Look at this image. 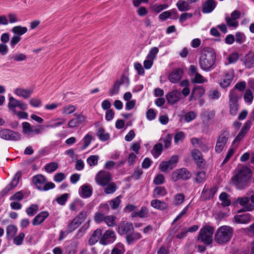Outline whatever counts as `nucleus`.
<instances>
[{
    "mask_svg": "<svg viewBox=\"0 0 254 254\" xmlns=\"http://www.w3.org/2000/svg\"><path fill=\"white\" fill-rule=\"evenodd\" d=\"M251 170L244 166L235 171L231 180L233 184L239 190L245 189L250 185L252 178Z\"/></svg>",
    "mask_w": 254,
    "mask_h": 254,
    "instance_id": "1",
    "label": "nucleus"
},
{
    "mask_svg": "<svg viewBox=\"0 0 254 254\" xmlns=\"http://www.w3.org/2000/svg\"><path fill=\"white\" fill-rule=\"evenodd\" d=\"M216 55L212 49L205 50L199 59L200 67L203 71L208 72L214 68Z\"/></svg>",
    "mask_w": 254,
    "mask_h": 254,
    "instance_id": "2",
    "label": "nucleus"
},
{
    "mask_svg": "<svg viewBox=\"0 0 254 254\" xmlns=\"http://www.w3.org/2000/svg\"><path fill=\"white\" fill-rule=\"evenodd\" d=\"M233 233L232 228L228 226L220 227L216 231L215 236V241L220 245L224 244L230 241Z\"/></svg>",
    "mask_w": 254,
    "mask_h": 254,
    "instance_id": "3",
    "label": "nucleus"
},
{
    "mask_svg": "<svg viewBox=\"0 0 254 254\" xmlns=\"http://www.w3.org/2000/svg\"><path fill=\"white\" fill-rule=\"evenodd\" d=\"M32 181L37 188L40 190L47 191L55 187V184L52 182L46 183V178L42 175L34 176Z\"/></svg>",
    "mask_w": 254,
    "mask_h": 254,
    "instance_id": "4",
    "label": "nucleus"
},
{
    "mask_svg": "<svg viewBox=\"0 0 254 254\" xmlns=\"http://www.w3.org/2000/svg\"><path fill=\"white\" fill-rule=\"evenodd\" d=\"M214 233V228L210 226L202 227L198 236V240L205 244L209 245L212 242V235Z\"/></svg>",
    "mask_w": 254,
    "mask_h": 254,
    "instance_id": "5",
    "label": "nucleus"
},
{
    "mask_svg": "<svg viewBox=\"0 0 254 254\" xmlns=\"http://www.w3.org/2000/svg\"><path fill=\"white\" fill-rule=\"evenodd\" d=\"M240 97L238 96L234 90L230 91L229 95V113L232 116H235L239 109L238 104Z\"/></svg>",
    "mask_w": 254,
    "mask_h": 254,
    "instance_id": "6",
    "label": "nucleus"
},
{
    "mask_svg": "<svg viewBox=\"0 0 254 254\" xmlns=\"http://www.w3.org/2000/svg\"><path fill=\"white\" fill-rule=\"evenodd\" d=\"M8 107L12 114L15 113L16 108L18 107L22 111L27 110L28 105L25 103L16 99L11 96L9 95Z\"/></svg>",
    "mask_w": 254,
    "mask_h": 254,
    "instance_id": "7",
    "label": "nucleus"
},
{
    "mask_svg": "<svg viewBox=\"0 0 254 254\" xmlns=\"http://www.w3.org/2000/svg\"><path fill=\"white\" fill-rule=\"evenodd\" d=\"M122 84H125L127 87H128L129 84V78L124 75H122L120 79L117 80L114 82V85L109 90V95L112 96L118 94L120 86Z\"/></svg>",
    "mask_w": 254,
    "mask_h": 254,
    "instance_id": "8",
    "label": "nucleus"
},
{
    "mask_svg": "<svg viewBox=\"0 0 254 254\" xmlns=\"http://www.w3.org/2000/svg\"><path fill=\"white\" fill-rule=\"evenodd\" d=\"M190 75L192 83L201 84L207 81L206 79L198 73L197 66L194 65H191L190 67Z\"/></svg>",
    "mask_w": 254,
    "mask_h": 254,
    "instance_id": "9",
    "label": "nucleus"
},
{
    "mask_svg": "<svg viewBox=\"0 0 254 254\" xmlns=\"http://www.w3.org/2000/svg\"><path fill=\"white\" fill-rule=\"evenodd\" d=\"M112 177L110 173L105 171H100L95 177L97 184L101 186L107 185L112 180Z\"/></svg>",
    "mask_w": 254,
    "mask_h": 254,
    "instance_id": "10",
    "label": "nucleus"
},
{
    "mask_svg": "<svg viewBox=\"0 0 254 254\" xmlns=\"http://www.w3.org/2000/svg\"><path fill=\"white\" fill-rule=\"evenodd\" d=\"M191 176V174L186 168H183L175 170L172 174V180L174 182L182 179L187 180L189 179Z\"/></svg>",
    "mask_w": 254,
    "mask_h": 254,
    "instance_id": "11",
    "label": "nucleus"
},
{
    "mask_svg": "<svg viewBox=\"0 0 254 254\" xmlns=\"http://www.w3.org/2000/svg\"><path fill=\"white\" fill-rule=\"evenodd\" d=\"M229 136V133L227 131H223L219 136L215 147V150L217 153H220L225 146Z\"/></svg>",
    "mask_w": 254,
    "mask_h": 254,
    "instance_id": "12",
    "label": "nucleus"
},
{
    "mask_svg": "<svg viewBox=\"0 0 254 254\" xmlns=\"http://www.w3.org/2000/svg\"><path fill=\"white\" fill-rule=\"evenodd\" d=\"M0 137L5 140H19L21 139V135L17 132L3 129L0 130Z\"/></svg>",
    "mask_w": 254,
    "mask_h": 254,
    "instance_id": "13",
    "label": "nucleus"
},
{
    "mask_svg": "<svg viewBox=\"0 0 254 254\" xmlns=\"http://www.w3.org/2000/svg\"><path fill=\"white\" fill-rule=\"evenodd\" d=\"M116 240L115 232L111 230H106L102 235L99 243L102 245H107L113 243Z\"/></svg>",
    "mask_w": 254,
    "mask_h": 254,
    "instance_id": "14",
    "label": "nucleus"
},
{
    "mask_svg": "<svg viewBox=\"0 0 254 254\" xmlns=\"http://www.w3.org/2000/svg\"><path fill=\"white\" fill-rule=\"evenodd\" d=\"M118 233L121 235H126L133 231V227L131 222L128 221L121 222L117 229Z\"/></svg>",
    "mask_w": 254,
    "mask_h": 254,
    "instance_id": "15",
    "label": "nucleus"
},
{
    "mask_svg": "<svg viewBox=\"0 0 254 254\" xmlns=\"http://www.w3.org/2000/svg\"><path fill=\"white\" fill-rule=\"evenodd\" d=\"M236 202L243 207L239 212L250 211L254 209V205L250 203V198L247 196L238 197Z\"/></svg>",
    "mask_w": 254,
    "mask_h": 254,
    "instance_id": "16",
    "label": "nucleus"
},
{
    "mask_svg": "<svg viewBox=\"0 0 254 254\" xmlns=\"http://www.w3.org/2000/svg\"><path fill=\"white\" fill-rule=\"evenodd\" d=\"M191 156L197 166L201 168L205 165V161L202 158L201 153L197 149H193L191 152Z\"/></svg>",
    "mask_w": 254,
    "mask_h": 254,
    "instance_id": "17",
    "label": "nucleus"
},
{
    "mask_svg": "<svg viewBox=\"0 0 254 254\" xmlns=\"http://www.w3.org/2000/svg\"><path fill=\"white\" fill-rule=\"evenodd\" d=\"M183 75V71L180 68L173 70L169 75V80L173 83L178 82L182 78Z\"/></svg>",
    "mask_w": 254,
    "mask_h": 254,
    "instance_id": "18",
    "label": "nucleus"
},
{
    "mask_svg": "<svg viewBox=\"0 0 254 254\" xmlns=\"http://www.w3.org/2000/svg\"><path fill=\"white\" fill-rule=\"evenodd\" d=\"M217 191V188L216 187L209 189L205 186L202 191L201 197L204 200L210 199L213 198Z\"/></svg>",
    "mask_w": 254,
    "mask_h": 254,
    "instance_id": "19",
    "label": "nucleus"
},
{
    "mask_svg": "<svg viewBox=\"0 0 254 254\" xmlns=\"http://www.w3.org/2000/svg\"><path fill=\"white\" fill-rule=\"evenodd\" d=\"M205 91V89L203 86H195L192 90L191 95L189 97V100H196L201 97L204 95Z\"/></svg>",
    "mask_w": 254,
    "mask_h": 254,
    "instance_id": "20",
    "label": "nucleus"
},
{
    "mask_svg": "<svg viewBox=\"0 0 254 254\" xmlns=\"http://www.w3.org/2000/svg\"><path fill=\"white\" fill-rule=\"evenodd\" d=\"M181 98V93L177 90H173L166 95V99L169 103L174 104Z\"/></svg>",
    "mask_w": 254,
    "mask_h": 254,
    "instance_id": "21",
    "label": "nucleus"
},
{
    "mask_svg": "<svg viewBox=\"0 0 254 254\" xmlns=\"http://www.w3.org/2000/svg\"><path fill=\"white\" fill-rule=\"evenodd\" d=\"M75 118L70 120L68 123V126L70 128L77 127L81 124L85 120V117L81 114H74Z\"/></svg>",
    "mask_w": 254,
    "mask_h": 254,
    "instance_id": "22",
    "label": "nucleus"
},
{
    "mask_svg": "<svg viewBox=\"0 0 254 254\" xmlns=\"http://www.w3.org/2000/svg\"><path fill=\"white\" fill-rule=\"evenodd\" d=\"M14 93L18 96L23 97L26 99L31 96L33 93L32 89H24L23 88H17L15 89Z\"/></svg>",
    "mask_w": 254,
    "mask_h": 254,
    "instance_id": "23",
    "label": "nucleus"
},
{
    "mask_svg": "<svg viewBox=\"0 0 254 254\" xmlns=\"http://www.w3.org/2000/svg\"><path fill=\"white\" fill-rule=\"evenodd\" d=\"M92 193V187L88 184L82 185L79 189V193L81 197L87 198L90 197Z\"/></svg>",
    "mask_w": 254,
    "mask_h": 254,
    "instance_id": "24",
    "label": "nucleus"
},
{
    "mask_svg": "<svg viewBox=\"0 0 254 254\" xmlns=\"http://www.w3.org/2000/svg\"><path fill=\"white\" fill-rule=\"evenodd\" d=\"M243 61L247 68L254 67V52H250L246 55Z\"/></svg>",
    "mask_w": 254,
    "mask_h": 254,
    "instance_id": "25",
    "label": "nucleus"
},
{
    "mask_svg": "<svg viewBox=\"0 0 254 254\" xmlns=\"http://www.w3.org/2000/svg\"><path fill=\"white\" fill-rule=\"evenodd\" d=\"M49 213L47 211H43L36 216L32 221V224L34 226L41 224L49 216Z\"/></svg>",
    "mask_w": 254,
    "mask_h": 254,
    "instance_id": "26",
    "label": "nucleus"
},
{
    "mask_svg": "<svg viewBox=\"0 0 254 254\" xmlns=\"http://www.w3.org/2000/svg\"><path fill=\"white\" fill-rule=\"evenodd\" d=\"M216 7V3L214 0H207L202 5V11L204 13H210Z\"/></svg>",
    "mask_w": 254,
    "mask_h": 254,
    "instance_id": "27",
    "label": "nucleus"
},
{
    "mask_svg": "<svg viewBox=\"0 0 254 254\" xmlns=\"http://www.w3.org/2000/svg\"><path fill=\"white\" fill-rule=\"evenodd\" d=\"M235 221L237 223L247 224L251 219V215L249 213H245L242 215H237L234 216Z\"/></svg>",
    "mask_w": 254,
    "mask_h": 254,
    "instance_id": "28",
    "label": "nucleus"
},
{
    "mask_svg": "<svg viewBox=\"0 0 254 254\" xmlns=\"http://www.w3.org/2000/svg\"><path fill=\"white\" fill-rule=\"evenodd\" d=\"M102 237V230L100 229H97L92 235L88 241V243L90 246L95 244L99 240H100Z\"/></svg>",
    "mask_w": 254,
    "mask_h": 254,
    "instance_id": "29",
    "label": "nucleus"
},
{
    "mask_svg": "<svg viewBox=\"0 0 254 254\" xmlns=\"http://www.w3.org/2000/svg\"><path fill=\"white\" fill-rule=\"evenodd\" d=\"M250 128V123L247 122L245 123L244 126L242 127L237 136L235 137L233 143L240 141L247 133Z\"/></svg>",
    "mask_w": 254,
    "mask_h": 254,
    "instance_id": "30",
    "label": "nucleus"
},
{
    "mask_svg": "<svg viewBox=\"0 0 254 254\" xmlns=\"http://www.w3.org/2000/svg\"><path fill=\"white\" fill-rule=\"evenodd\" d=\"M141 238V235L140 233L131 232L126 236V241L128 245H130Z\"/></svg>",
    "mask_w": 254,
    "mask_h": 254,
    "instance_id": "31",
    "label": "nucleus"
},
{
    "mask_svg": "<svg viewBox=\"0 0 254 254\" xmlns=\"http://www.w3.org/2000/svg\"><path fill=\"white\" fill-rule=\"evenodd\" d=\"M151 206L156 209L165 210L168 208L167 203L158 199H154L151 201Z\"/></svg>",
    "mask_w": 254,
    "mask_h": 254,
    "instance_id": "32",
    "label": "nucleus"
},
{
    "mask_svg": "<svg viewBox=\"0 0 254 254\" xmlns=\"http://www.w3.org/2000/svg\"><path fill=\"white\" fill-rule=\"evenodd\" d=\"M176 5L181 11H188L190 9V4L187 0H180L177 2Z\"/></svg>",
    "mask_w": 254,
    "mask_h": 254,
    "instance_id": "33",
    "label": "nucleus"
},
{
    "mask_svg": "<svg viewBox=\"0 0 254 254\" xmlns=\"http://www.w3.org/2000/svg\"><path fill=\"white\" fill-rule=\"evenodd\" d=\"M167 193V190L164 187H157L153 190V196L154 197H160L165 196Z\"/></svg>",
    "mask_w": 254,
    "mask_h": 254,
    "instance_id": "34",
    "label": "nucleus"
},
{
    "mask_svg": "<svg viewBox=\"0 0 254 254\" xmlns=\"http://www.w3.org/2000/svg\"><path fill=\"white\" fill-rule=\"evenodd\" d=\"M20 177V175L18 173H16L14 176L10 183L6 186V187L5 189V190L7 191H8L11 190L14 187H15L18 184Z\"/></svg>",
    "mask_w": 254,
    "mask_h": 254,
    "instance_id": "35",
    "label": "nucleus"
},
{
    "mask_svg": "<svg viewBox=\"0 0 254 254\" xmlns=\"http://www.w3.org/2000/svg\"><path fill=\"white\" fill-rule=\"evenodd\" d=\"M219 199L222 202V205L223 206H228L231 204V201L229 199V195L225 192H223L220 194Z\"/></svg>",
    "mask_w": 254,
    "mask_h": 254,
    "instance_id": "36",
    "label": "nucleus"
},
{
    "mask_svg": "<svg viewBox=\"0 0 254 254\" xmlns=\"http://www.w3.org/2000/svg\"><path fill=\"white\" fill-rule=\"evenodd\" d=\"M246 86V83L245 81L239 82L235 85L234 87L230 91L234 90L237 95L241 97V96L239 94L238 91H237L236 90H239L240 91H243L245 90Z\"/></svg>",
    "mask_w": 254,
    "mask_h": 254,
    "instance_id": "37",
    "label": "nucleus"
},
{
    "mask_svg": "<svg viewBox=\"0 0 254 254\" xmlns=\"http://www.w3.org/2000/svg\"><path fill=\"white\" fill-rule=\"evenodd\" d=\"M116 217L114 215H106L104 222L109 227H114L116 225Z\"/></svg>",
    "mask_w": 254,
    "mask_h": 254,
    "instance_id": "38",
    "label": "nucleus"
},
{
    "mask_svg": "<svg viewBox=\"0 0 254 254\" xmlns=\"http://www.w3.org/2000/svg\"><path fill=\"white\" fill-rule=\"evenodd\" d=\"M104 189V192L106 194H112L117 190V185L115 183H109Z\"/></svg>",
    "mask_w": 254,
    "mask_h": 254,
    "instance_id": "39",
    "label": "nucleus"
},
{
    "mask_svg": "<svg viewBox=\"0 0 254 254\" xmlns=\"http://www.w3.org/2000/svg\"><path fill=\"white\" fill-rule=\"evenodd\" d=\"M81 224L75 218L69 224L67 227V231L71 232L77 228Z\"/></svg>",
    "mask_w": 254,
    "mask_h": 254,
    "instance_id": "40",
    "label": "nucleus"
},
{
    "mask_svg": "<svg viewBox=\"0 0 254 254\" xmlns=\"http://www.w3.org/2000/svg\"><path fill=\"white\" fill-rule=\"evenodd\" d=\"M12 32L15 34H18L20 36L24 34L27 31V29L25 27L21 26H16L12 29Z\"/></svg>",
    "mask_w": 254,
    "mask_h": 254,
    "instance_id": "41",
    "label": "nucleus"
},
{
    "mask_svg": "<svg viewBox=\"0 0 254 254\" xmlns=\"http://www.w3.org/2000/svg\"><path fill=\"white\" fill-rule=\"evenodd\" d=\"M124 252V245L121 243H118L112 250L111 254H123Z\"/></svg>",
    "mask_w": 254,
    "mask_h": 254,
    "instance_id": "42",
    "label": "nucleus"
},
{
    "mask_svg": "<svg viewBox=\"0 0 254 254\" xmlns=\"http://www.w3.org/2000/svg\"><path fill=\"white\" fill-rule=\"evenodd\" d=\"M185 200V196L182 193H177L175 195L173 203L175 205H179L183 203Z\"/></svg>",
    "mask_w": 254,
    "mask_h": 254,
    "instance_id": "43",
    "label": "nucleus"
},
{
    "mask_svg": "<svg viewBox=\"0 0 254 254\" xmlns=\"http://www.w3.org/2000/svg\"><path fill=\"white\" fill-rule=\"evenodd\" d=\"M163 146L161 143H157L154 145L153 149V155L154 157L157 158L162 152Z\"/></svg>",
    "mask_w": 254,
    "mask_h": 254,
    "instance_id": "44",
    "label": "nucleus"
},
{
    "mask_svg": "<svg viewBox=\"0 0 254 254\" xmlns=\"http://www.w3.org/2000/svg\"><path fill=\"white\" fill-rule=\"evenodd\" d=\"M38 208V206L37 204H32L26 209V212L28 215L32 216L37 212Z\"/></svg>",
    "mask_w": 254,
    "mask_h": 254,
    "instance_id": "45",
    "label": "nucleus"
},
{
    "mask_svg": "<svg viewBox=\"0 0 254 254\" xmlns=\"http://www.w3.org/2000/svg\"><path fill=\"white\" fill-rule=\"evenodd\" d=\"M58 168V164L56 162H51L47 164L45 167V169L48 173H52L56 171Z\"/></svg>",
    "mask_w": 254,
    "mask_h": 254,
    "instance_id": "46",
    "label": "nucleus"
},
{
    "mask_svg": "<svg viewBox=\"0 0 254 254\" xmlns=\"http://www.w3.org/2000/svg\"><path fill=\"white\" fill-rule=\"evenodd\" d=\"M17 228L13 225H10L6 228V234L8 237L12 238L17 232Z\"/></svg>",
    "mask_w": 254,
    "mask_h": 254,
    "instance_id": "47",
    "label": "nucleus"
},
{
    "mask_svg": "<svg viewBox=\"0 0 254 254\" xmlns=\"http://www.w3.org/2000/svg\"><path fill=\"white\" fill-rule=\"evenodd\" d=\"M158 52L159 49L158 48L155 47L152 48L147 56V59H150L154 61L156 59Z\"/></svg>",
    "mask_w": 254,
    "mask_h": 254,
    "instance_id": "48",
    "label": "nucleus"
},
{
    "mask_svg": "<svg viewBox=\"0 0 254 254\" xmlns=\"http://www.w3.org/2000/svg\"><path fill=\"white\" fill-rule=\"evenodd\" d=\"M22 131L24 134H29L32 132L33 127H31L30 123L28 122H23L22 124Z\"/></svg>",
    "mask_w": 254,
    "mask_h": 254,
    "instance_id": "49",
    "label": "nucleus"
},
{
    "mask_svg": "<svg viewBox=\"0 0 254 254\" xmlns=\"http://www.w3.org/2000/svg\"><path fill=\"white\" fill-rule=\"evenodd\" d=\"M97 136L102 141H106L109 138V135L107 133H105L103 128H100L97 132Z\"/></svg>",
    "mask_w": 254,
    "mask_h": 254,
    "instance_id": "50",
    "label": "nucleus"
},
{
    "mask_svg": "<svg viewBox=\"0 0 254 254\" xmlns=\"http://www.w3.org/2000/svg\"><path fill=\"white\" fill-rule=\"evenodd\" d=\"M121 196H118L110 201V205L113 209H117L121 203Z\"/></svg>",
    "mask_w": 254,
    "mask_h": 254,
    "instance_id": "51",
    "label": "nucleus"
},
{
    "mask_svg": "<svg viewBox=\"0 0 254 254\" xmlns=\"http://www.w3.org/2000/svg\"><path fill=\"white\" fill-rule=\"evenodd\" d=\"M76 109V107L74 106L68 105L64 106L63 108L62 113L63 114H70L73 113Z\"/></svg>",
    "mask_w": 254,
    "mask_h": 254,
    "instance_id": "52",
    "label": "nucleus"
},
{
    "mask_svg": "<svg viewBox=\"0 0 254 254\" xmlns=\"http://www.w3.org/2000/svg\"><path fill=\"white\" fill-rule=\"evenodd\" d=\"M99 156L97 155H91L87 159V162L90 166H95L98 163Z\"/></svg>",
    "mask_w": 254,
    "mask_h": 254,
    "instance_id": "53",
    "label": "nucleus"
},
{
    "mask_svg": "<svg viewBox=\"0 0 254 254\" xmlns=\"http://www.w3.org/2000/svg\"><path fill=\"white\" fill-rule=\"evenodd\" d=\"M172 138L173 134H168L165 137L162 139V141L164 143V147L165 148H168L171 145Z\"/></svg>",
    "mask_w": 254,
    "mask_h": 254,
    "instance_id": "54",
    "label": "nucleus"
},
{
    "mask_svg": "<svg viewBox=\"0 0 254 254\" xmlns=\"http://www.w3.org/2000/svg\"><path fill=\"white\" fill-rule=\"evenodd\" d=\"M254 99L253 94L251 89H247L244 94V100L246 102L251 103Z\"/></svg>",
    "mask_w": 254,
    "mask_h": 254,
    "instance_id": "55",
    "label": "nucleus"
},
{
    "mask_svg": "<svg viewBox=\"0 0 254 254\" xmlns=\"http://www.w3.org/2000/svg\"><path fill=\"white\" fill-rule=\"evenodd\" d=\"M227 25L229 27H237L238 25V22L227 16L225 17Z\"/></svg>",
    "mask_w": 254,
    "mask_h": 254,
    "instance_id": "56",
    "label": "nucleus"
},
{
    "mask_svg": "<svg viewBox=\"0 0 254 254\" xmlns=\"http://www.w3.org/2000/svg\"><path fill=\"white\" fill-rule=\"evenodd\" d=\"M206 178V174L203 171L198 172L196 174V176L195 181L197 183H200L205 181Z\"/></svg>",
    "mask_w": 254,
    "mask_h": 254,
    "instance_id": "57",
    "label": "nucleus"
},
{
    "mask_svg": "<svg viewBox=\"0 0 254 254\" xmlns=\"http://www.w3.org/2000/svg\"><path fill=\"white\" fill-rule=\"evenodd\" d=\"M26 56L22 53L15 54L11 56V59L16 62H21L24 61L26 59Z\"/></svg>",
    "mask_w": 254,
    "mask_h": 254,
    "instance_id": "58",
    "label": "nucleus"
},
{
    "mask_svg": "<svg viewBox=\"0 0 254 254\" xmlns=\"http://www.w3.org/2000/svg\"><path fill=\"white\" fill-rule=\"evenodd\" d=\"M92 139V137L89 134H87L83 138V141L84 142V145L82 147L83 150L85 149L90 144L91 140Z\"/></svg>",
    "mask_w": 254,
    "mask_h": 254,
    "instance_id": "59",
    "label": "nucleus"
},
{
    "mask_svg": "<svg viewBox=\"0 0 254 254\" xmlns=\"http://www.w3.org/2000/svg\"><path fill=\"white\" fill-rule=\"evenodd\" d=\"M106 215L101 212H96L94 216V220L97 223L104 222Z\"/></svg>",
    "mask_w": 254,
    "mask_h": 254,
    "instance_id": "60",
    "label": "nucleus"
},
{
    "mask_svg": "<svg viewBox=\"0 0 254 254\" xmlns=\"http://www.w3.org/2000/svg\"><path fill=\"white\" fill-rule=\"evenodd\" d=\"M168 7V5L166 4H160V5H158V4H156L152 6V9L154 11H155L157 13H159L163 9H165L167 8Z\"/></svg>",
    "mask_w": 254,
    "mask_h": 254,
    "instance_id": "61",
    "label": "nucleus"
},
{
    "mask_svg": "<svg viewBox=\"0 0 254 254\" xmlns=\"http://www.w3.org/2000/svg\"><path fill=\"white\" fill-rule=\"evenodd\" d=\"M159 168L163 172H166L169 169H173L167 161L161 162L159 165Z\"/></svg>",
    "mask_w": 254,
    "mask_h": 254,
    "instance_id": "62",
    "label": "nucleus"
},
{
    "mask_svg": "<svg viewBox=\"0 0 254 254\" xmlns=\"http://www.w3.org/2000/svg\"><path fill=\"white\" fill-rule=\"evenodd\" d=\"M208 96L212 100H217L219 98L220 93L217 90H212L209 92Z\"/></svg>",
    "mask_w": 254,
    "mask_h": 254,
    "instance_id": "63",
    "label": "nucleus"
},
{
    "mask_svg": "<svg viewBox=\"0 0 254 254\" xmlns=\"http://www.w3.org/2000/svg\"><path fill=\"white\" fill-rule=\"evenodd\" d=\"M25 234L23 233H20L17 236L13 239V243L16 245H20L23 241Z\"/></svg>",
    "mask_w": 254,
    "mask_h": 254,
    "instance_id": "64",
    "label": "nucleus"
}]
</instances>
